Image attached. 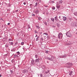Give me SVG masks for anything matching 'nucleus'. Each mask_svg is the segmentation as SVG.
Listing matches in <instances>:
<instances>
[{"mask_svg": "<svg viewBox=\"0 0 77 77\" xmlns=\"http://www.w3.org/2000/svg\"><path fill=\"white\" fill-rule=\"evenodd\" d=\"M66 35L68 37H71V36H72V34L69 31L66 33Z\"/></svg>", "mask_w": 77, "mask_h": 77, "instance_id": "f257e3e1", "label": "nucleus"}, {"mask_svg": "<svg viewBox=\"0 0 77 77\" xmlns=\"http://www.w3.org/2000/svg\"><path fill=\"white\" fill-rule=\"evenodd\" d=\"M62 36H63V35L62 33H59L58 35V38L59 39L60 38H62Z\"/></svg>", "mask_w": 77, "mask_h": 77, "instance_id": "f03ea898", "label": "nucleus"}, {"mask_svg": "<svg viewBox=\"0 0 77 77\" xmlns=\"http://www.w3.org/2000/svg\"><path fill=\"white\" fill-rule=\"evenodd\" d=\"M60 4H57V8L58 9H59L60 8Z\"/></svg>", "mask_w": 77, "mask_h": 77, "instance_id": "7ed1b4c3", "label": "nucleus"}, {"mask_svg": "<svg viewBox=\"0 0 77 77\" xmlns=\"http://www.w3.org/2000/svg\"><path fill=\"white\" fill-rule=\"evenodd\" d=\"M69 74L70 75H72L73 74V72L72 71H71L69 73Z\"/></svg>", "mask_w": 77, "mask_h": 77, "instance_id": "20e7f679", "label": "nucleus"}, {"mask_svg": "<svg viewBox=\"0 0 77 77\" xmlns=\"http://www.w3.org/2000/svg\"><path fill=\"white\" fill-rule=\"evenodd\" d=\"M67 45H71V44H72L70 42H68L67 43Z\"/></svg>", "mask_w": 77, "mask_h": 77, "instance_id": "39448f33", "label": "nucleus"}, {"mask_svg": "<svg viewBox=\"0 0 77 77\" xmlns=\"http://www.w3.org/2000/svg\"><path fill=\"white\" fill-rule=\"evenodd\" d=\"M63 19L64 21H66V17H63Z\"/></svg>", "mask_w": 77, "mask_h": 77, "instance_id": "423d86ee", "label": "nucleus"}, {"mask_svg": "<svg viewBox=\"0 0 77 77\" xmlns=\"http://www.w3.org/2000/svg\"><path fill=\"white\" fill-rule=\"evenodd\" d=\"M55 20L56 21H57L58 20V19H57V17H55Z\"/></svg>", "mask_w": 77, "mask_h": 77, "instance_id": "0eeeda50", "label": "nucleus"}, {"mask_svg": "<svg viewBox=\"0 0 77 77\" xmlns=\"http://www.w3.org/2000/svg\"><path fill=\"white\" fill-rule=\"evenodd\" d=\"M39 62V60L38 59H36L35 60V62Z\"/></svg>", "mask_w": 77, "mask_h": 77, "instance_id": "6e6552de", "label": "nucleus"}, {"mask_svg": "<svg viewBox=\"0 0 77 77\" xmlns=\"http://www.w3.org/2000/svg\"><path fill=\"white\" fill-rule=\"evenodd\" d=\"M49 71H48V70H45V73L46 74H47V73H48L49 72Z\"/></svg>", "mask_w": 77, "mask_h": 77, "instance_id": "1a4fd4ad", "label": "nucleus"}, {"mask_svg": "<svg viewBox=\"0 0 77 77\" xmlns=\"http://www.w3.org/2000/svg\"><path fill=\"white\" fill-rule=\"evenodd\" d=\"M9 44L10 45H13V44H14V43H13V42H9Z\"/></svg>", "mask_w": 77, "mask_h": 77, "instance_id": "9d476101", "label": "nucleus"}, {"mask_svg": "<svg viewBox=\"0 0 77 77\" xmlns=\"http://www.w3.org/2000/svg\"><path fill=\"white\" fill-rule=\"evenodd\" d=\"M35 26L36 27V28H37V29H39V28H40V27H39V26Z\"/></svg>", "mask_w": 77, "mask_h": 77, "instance_id": "9b49d317", "label": "nucleus"}, {"mask_svg": "<svg viewBox=\"0 0 77 77\" xmlns=\"http://www.w3.org/2000/svg\"><path fill=\"white\" fill-rule=\"evenodd\" d=\"M23 72H27V71L26 70H24L23 71Z\"/></svg>", "mask_w": 77, "mask_h": 77, "instance_id": "f8f14e48", "label": "nucleus"}, {"mask_svg": "<svg viewBox=\"0 0 77 77\" xmlns=\"http://www.w3.org/2000/svg\"><path fill=\"white\" fill-rule=\"evenodd\" d=\"M47 38L48 39H49L50 38V37L49 36H47Z\"/></svg>", "mask_w": 77, "mask_h": 77, "instance_id": "ddd939ff", "label": "nucleus"}, {"mask_svg": "<svg viewBox=\"0 0 77 77\" xmlns=\"http://www.w3.org/2000/svg\"><path fill=\"white\" fill-rule=\"evenodd\" d=\"M51 20L52 21L54 22V18H52L51 19Z\"/></svg>", "mask_w": 77, "mask_h": 77, "instance_id": "4468645a", "label": "nucleus"}, {"mask_svg": "<svg viewBox=\"0 0 77 77\" xmlns=\"http://www.w3.org/2000/svg\"><path fill=\"white\" fill-rule=\"evenodd\" d=\"M48 59L49 60H51V61L53 60V59H51V58H48Z\"/></svg>", "mask_w": 77, "mask_h": 77, "instance_id": "2eb2a0df", "label": "nucleus"}, {"mask_svg": "<svg viewBox=\"0 0 77 77\" xmlns=\"http://www.w3.org/2000/svg\"><path fill=\"white\" fill-rule=\"evenodd\" d=\"M59 2L60 3H62V2H63V1L62 0H61Z\"/></svg>", "mask_w": 77, "mask_h": 77, "instance_id": "dca6fc26", "label": "nucleus"}, {"mask_svg": "<svg viewBox=\"0 0 77 77\" xmlns=\"http://www.w3.org/2000/svg\"><path fill=\"white\" fill-rule=\"evenodd\" d=\"M52 9H53V10H54V9H55V7H53Z\"/></svg>", "mask_w": 77, "mask_h": 77, "instance_id": "f3484780", "label": "nucleus"}, {"mask_svg": "<svg viewBox=\"0 0 77 77\" xmlns=\"http://www.w3.org/2000/svg\"><path fill=\"white\" fill-rule=\"evenodd\" d=\"M45 53H46L48 54V51H46Z\"/></svg>", "mask_w": 77, "mask_h": 77, "instance_id": "a211bd4d", "label": "nucleus"}, {"mask_svg": "<svg viewBox=\"0 0 77 77\" xmlns=\"http://www.w3.org/2000/svg\"><path fill=\"white\" fill-rule=\"evenodd\" d=\"M43 38H41V41H43Z\"/></svg>", "mask_w": 77, "mask_h": 77, "instance_id": "6ab92c4d", "label": "nucleus"}, {"mask_svg": "<svg viewBox=\"0 0 77 77\" xmlns=\"http://www.w3.org/2000/svg\"><path fill=\"white\" fill-rule=\"evenodd\" d=\"M17 54L18 55H19V54H20V52H18L17 53Z\"/></svg>", "mask_w": 77, "mask_h": 77, "instance_id": "aec40b11", "label": "nucleus"}, {"mask_svg": "<svg viewBox=\"0 0 77 77\" xmlns=\"http://www.w3.org/2000/svg\"><path fill=\"white\" fill-rule=\"evenodd\" d=\"M38 5V3L37 2L35 3V6H36Z\"/></svg>", "mask_w": 77, "mask_h": 77, "instance_id": "412c9836", "label": "nucleus"}, {"mask_svg": "<svg viewBox=\"0 0 77 77\" xmlns=\"http://www.w3.org/2000/svg\"><path fill=\"white\" fill-rule=\"evenodd\" d=\"M35 57L36 58H38V55L37 54L35 55Z\"/></svg>", "mask_w": 77, "mask_h": 77, "instance_id": "4be33fe9", "label": "nucleus"}, {"mask_svg": "<svg viewBox=\"0 0 77 77\" xmlns=\"http://www.w3.org/2000/svg\"><path fill=\"white\" fill-rule=\"evenodd\" d=\"M41 19H42V18H41V17H38L39 20H41Z\"/></svg>", "mask_w": 77, "mask_h": 77, "instance_id": "5701e85b", "label": "nucleus"}, {"mask_svg": "<svg viewBox=\"0 0 77 77\" xmlns=\"http://www.w3.org/2000/svg\"><path fill=\"white\" fill-rule=\"evenodd\" d=\"M21 44L22 45H24V42H22L21 43Z\"/></svg>", "mask_w": 77, "mask_h": 77, "instance_id": "b1692460", "label": "nucleus"}, {"mask_svg": "<svg viewBox=\"0 0 77 77\" xmlns=\"http://www.w3.org/2000/svg\"><path fill=\"white\" fill-rule=\"evenodd\" d=\"M43 35H46V36L48 35V33H46L45 34H43Z\"/></svg>", "mask_w": 77, "mask_h": 77, "instance_id": "393cba45", "label": "nucleus"}, {"mask_svg": "<svg viewBox=\"0 0 77 77\" xmlns=\"http://www.w3.org/2000/svg\"><path fill=\"white\" fill-rule=\"evenodd\" d=\"M51 3H54V1H52L51 2Z\"/></svg>", "mask_w": 77, "mask_h": 77, "instance_id": "a878e982", "label": "nucleus"}, {"mask_svg": "<svg viewBox=\"0 0 77 77\" xmlns=\"http://www.w3.org/2000/svg\"><path fill=\"white\" fill-rule=\"evenodd\" d=\"M9 41H13L11 39H9Z\"/></svg>", "mask_w": 77, "mask_h": 77, "instance_id": "bb28decb", "label": "nucleus"}, {"mask_svg": "<svg viewBox=\"0 0 77 77\" xmlns=\"http://www.w3.org/2000/svg\"><path fill=\"white\" fill-rule=\"evenodd\" d=\"M44 24H45V25H47V23L46 22H45V23H44Z\"/></svg>", "mask_w": 77, "mask_h": 77, "instance_id": "cd10ccee", "label": "nucleus"}, {"mask_svg": "<svg viewBox=\"0 0 77 77\" xmlns=\"http://www.w3.org/2000/svg\"><path fill=\"white\" fill-rule=\"evenodd\" d=\"M44 38L45 39L46 38V36H45V35H44Z\"/></svg>", "mask_w": 77, "mask_h": 77, "instance_id": "c85d7f7f", "label": "nucleus"}, {"mask_svg": "<svg viewBox=\"0 0 77 77\" xmlns=\"http://www.w3.org/2000/svg\"><path fill=\"white\" fill-rule=\"evenodd\" d=\"M37 11V12H36V14L38 13V10H37V11Z\"/></svg>", "mask_w": 77, "mask_h": 77, "instance_id": "c756f323", "label": "nucleus"}, {"mask_svg": "<svg viewBox=\"0 0 77 77\" xmlns=\"http://www.w3.org/2000/svg\"><path fill=\"white\" fill-rule=\"evenodd\" d=\"M69 20L70 21H71L72 20V19L71 18H69Z\"/></svg>", "mask_w": 77, "mask_h": 77, "instance_id": "7c9ffc66", "label": "nucleus"}, {"mask_svg": "<svg viewBox=\"0 0 77 77\" xmlns=\"http://www.w3.org/2000/svg\"><path fill=\"white\" fill-rule=\"evenodd\" d=\"M75 27H77V23H76L75 24Z\"/></svg>", "mask_w": 77, "mask_h": 77, "instance_id": "2f4dec72", "label": "nucleus"}, {"mask_svg": "<svg viewBox=\"0 0 77 77\" xmlns=\"http://www.w3.org/2000/svg\"><path fill=\"white\" fill-rule=\"evenodd\" d=\"M23 4L24 5H26V2H24L23 3Z\"/></svg>", "mask_w": 77, "mask_h": 77, "instance_id": "473e14b6", "label": "nucleus"}, {"mask_svg": "<svg viewBox=\"0 0 77 77\" xmlns=\"http://www.w3.org/2000/svg\"><path fill=\"white\" fill-rule=\"evenodd\" d=\"M35 15L34 14H33L32 15V16H33V17H35Z\"/></svg>", "mask_w": 77, "mask_h": 77, "instance_id": "72a5a7b5", "label": "nucleus"}, {"mask_svg": "<svg viewBox=\"0 0 77 77\" xmlns=\"http://www.w3.org/2000/svg\"><path fill=\"white\" fill-rule=\"evenodd\" d=\"M10 23H8V26L10 25Z\"/></svg>", "mask_w": 77, "mask_h": 77, "instance_id": "f704fd0d", "label": "nucleus"}, {"mask_svg": "<svg viewBox=\"0 0 77 77\" xmlns=\"http://www.w3.org/2000/svg\"><path fill=\"white\" fill-rule=\"evenodd\" d=\"M40 76H41V77H42V74H40Z\"/></svg>", "mask_w": 77, "mask_h": 77, "instance_id": "c9c22d12", "label": "nucleus"}, {"mask_svg": "<svg viewBox=\"0 0 77 77\" xmlns=\"http://www.w3.org/2000/svg\"><path fill=\"white\" fill-rule=\"evenodd\" d=\"M39 38H38H38H37V39H38Z\"/></svg>", "mask_w": 77, "mask_h": 77, "instance_id": "e433bc0d", "label": "nucleus"}, {"mask_svg": "<svg viewBox=\"0 0 77 77\" xmlns=\"http://www.w3.org/2000/svg\"><path fill=\"white\" fill-rule=\"evenodd\" d=\"M32 6V4L30 5V6Z\"/></svg>", "mask_w": 77, "mask_h": 77, "instance_id": "4c0bfd02", "label": "nucleus"}, {"mask_svg": "<svg viewBox=\"0 0 77 77\" xmlns=\"http://www.w3.org/2000/svg\"><path fill=\"white\" fill-rule=\"evenodd\" d=\"M38 36V35H36L35 36V37H37Z\"/></svg>", "mask_w": 77, "mask_h": 77, "instance_id": "58836bf2", "label": "nucleus"}, {"mask_svg": "<svg viewBox=\"0 0 77 77\" xmlns=\"http://www.w3.org/2000/svg\"><path fill=\"white\" fill-rule=\"evenodd\" d=\"M53 27H56L55 26H53Z\"/></svg>", "mask_w": 77, "mask_h": 77, "instance_id": "ea45409f", "label": "nucleus"}, {"mask_svg": "<svg viewBox=\"0 0 77 77\" xmlns=\"http://www.w3.org/2000/svg\"><path fill=\"white\" fill-rule=\"evenodd\" d=\"M0 77H2V75H0Z\"/></svg>", "mask_w": 77, "mask_h": 77, "instance_id": "a19ab883", "label": "nucleus"}, {"mask_svg": "<svg viewBox=\"0 0 77 77\" xmlns=\"http://www.w3.org/2000/svg\"><path fill=\"white\" fill-rule=\"evenodd\" d=\"M57 26H58V27H59V25H58Z\"/></svg>", "mask_w": 77, "mask_h": 77, "instance_id": "79ce46f5", "label": "nucleus"}, {"mask_svg": "<svg viewBox=\"0 0 77 77\" xmlns=\"http://www.w3.org/2000/svg\"><path fill=\"white\" fill-rule=\"evenodd\" d=\"M45 7H48V6H45Z\"/></svg>", "mask_w": 77, "mask_h": 77, "instance_id": "37998d69", "label": "nucleus"}, {"mask_svg": "<svg viewBox=\"0 0 77 77\" xmlns=\"http://www.w3.org/2000/svg\"><path fill=\"white\" fill-rule=\"evenodd\" d=\"M59 18H60V16L59 17Z\"/></svg>", "mask_w": 77, "mask_h": 77, "instance_id": "c03bdc74", "label": "nucleus"}, {"mask_svg": "<svg viewBox=\"0 0 77 77\" xmlns=\"http://www.w3.org/2000/svg\"><path fill=\"white\" fill-rule=\"evenodd\" d=\"M76 34H77V32L76 33Z\"/></svg>", "mask_w": 77, "mask_h": 77, "instance_id": "a18cd8bd", "label": "nucleus"}]
</instances>
